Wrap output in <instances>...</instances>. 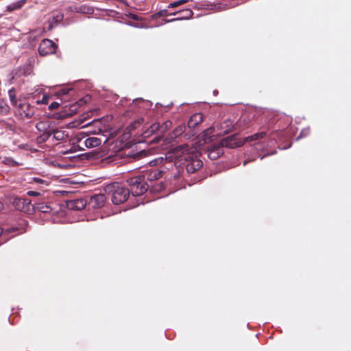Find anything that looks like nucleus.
<instances>
[{
    "label": "nucleus",
    "mask_w": 351,
    "mask_h": 351,
    "mask_svg": "<svg viewBox=\"0 0 351 351\" xmlns=\"http://www.w3.org/2000/svg\"><path fill=\"white\" fill-rule=\"evenodd\" d=\"M169 156H166V159L177 158L184 160L185 163L186 171L188 173H194L198 171L203 165V162L197 157L196 148L189 146L188 144H184L173 148L169 153Z\"/></svg>",
    "instance_id": "nucleus-1"
},
{
    "label": "nucleus",
    "mask_w": 351,
    "mask_h": 351,
    "mask_svg": "<svg viewBox=\"0 0 351 351\" xmlns=\"http://www.w3.org/2000/svg\"><path fill=\"white\" fill-rule=\"evenodd\" d=\"M105 192L111 195L114 204L119 205L125 202L129 197V189L122 186L118 183H112L105 187Z\"/></svg>",
    "instance_id": "nucleus-2"
},
{
    "label": "nucleus",
    "mask_w": 351,
    "mask_h": 351,
    "mask_svg": "<svg viewBox=\"0 0 351 351\" xmlns=\"http://www.w3.org/2000/svg\"><path fill=\"white\" fill-rule=\"evenodd\" d=\"M130 186V193L134 196H140L147 190V185L145 183L144 176H136L127 180Z\"/></svg>",
    "instance_id": "nucleus-3"
},
{
    "label": "nucleus",
    "mask_w": 351,
    "mask_h": 351,
    "mask_svg": "<svg viewBox=\"0 0 351 351\" xmlns=\"http://www.w3.org/2000/svg\"><path fill=\"white\" fill-rule=\"evenodd\" d=\"M56 45L49 39H44L38 47V53L41 56H46L56 52Z\"/></svg>",
    "instance_id": "nucleus-4"
},
{
    "label": "nucleus",
    "mask_w": 351,
    "mask_h": 351,
    "mask_svg": "<svg viewBox=\"0 0 351 351\" xmlns=\"http://www.w3.org/2000/svg\"><path fill=\"white\" fill-rule=\"evenodd\" d=\"M12 204L16 210L24 213H29L34 209V206L27 198L15 197L13 199Z\"/></svg>",
    "instance_id": "nucleus-5"
},
{
    "label": "nucleus",
    "mask_w": 351,
    "mask_h": 351,
    "mask_svg": "<svg viewBox=\"0 0 351 351\" xmlns=\"http://www.w3.org/2000/svg\"><path fill=\"white\" fill-rule=\"evenodd\" d=\"M16 109L21 119H30L35 113L34 107L25 102H20Z\"/></svg>",
    "instance_id": "nucleus-6"
},
{
    "label": "nucleus",
    "mask_w": 351,
    "mask_h": 351,
    "mask_svg": "<svg viewBox=\"0 0 351 351\" xmlns=\"http://www.w3.org/2000/svg\"><path fill=\"white\" fill-rule=\"evenodd\" d=\"M237 135L234 134L232 136H229L226 138H222L219 143L222 147H228V148H234L237 147H241L243 145V142L238 141Z\"/></svg>",
    "instance_id": "nucleus-7"
},
{
    "label": "nucleus",
    "mask_w": 351,
    "mask_h": 351,
    "mask_svg": "<svg viewBox=\"0 0 351 351\" xmlns=\"http://www.w3.org/2000/svg\"><path fill=\"white\" fill-rule=\"evenodd\" d=\"M172 125V122L169 120L165 121L162 124L160 125L158 123H154L145 133H153L156 131H158L160 134L165 132Z\"/></svg>",
    "instance_id": "nucleus-8"
},
{
    "label": "nucleus",
    "mask_w": 351,
    "mask_h": 351,
    "mask_svg": "<svg viewBox=\"0 0 351 351\" xmlns=\"http://www.w3.org/2000/svg\"><path fill=\"white\" fill-rule=\"evenodd\" d=\"M223 154V147L219 143L210 146L208 149V156L211 160H215L219 158Z\"/></svg>",
    "instance_id": "nucleus-9"
},
{
    "label": "nucleus",
    "mask_w": 351,
    "mask_h": 351,
    "mask_svg": "<svg viewBox=\"0 0 351 351\" xmlns=\"http://www.w3.org/2000/svg\"><path fill=\"white\" fill-rule=\"evenodd\" d=\"M86 201L84 199H75L66 202V207L69 209L80 210L85 208Z\"/></svg>",
    "instance_id": "nucleus-10"
},
{
    "label": "nucleus",
    "mask_w": 351,
    "mask_h": 351,
    "mask_svg": "<svg viewBox=\"0 0 351 351\" xmlns=\"http://www.w3.org/2000/svg\"><path fill=\"white\" fill-rule=\"evenodd\" d=\"M106 200V198L105 195L99 193L92 196L90 197V203L94 207L101 208L105 204Z\"/></svg>",
    "instance_id": "nucleus-11"
},
{
    "label": "nucleus",
    "mask_w": 351,
    "mask_h": 351,
    "mask_svg": "<svg viewBox=\"0 0 351 351\" xmlns=\"http://www.w3.org/2000/svg\"><path fill=\"white\" fill-rule=\"evenodd\" d=\"M51 135H53V138L58 141H64L69 137L68 133L62 130H53L48 134V137Z\"/></svg>",
    "instance_id": "nucleus-12"
},
{
    "label": "nucleus",
    "mask_w": 351,
    "mask_h": 351,
    "mask_svg": "<svg viewBox=\"0 0 351 351\" xmlns=\"http://www.w3.org/2000/svg\"><path fill=\"white\" fill-rule=\"evenodd\" d=\"M203 121V115L201 113L194 114L188 122L189 128H193Z\"/></svg>",
    "instance_id": "nucleus-13"
},
{
    "label": "nucleus",
    "mask_w": 351,
    "mask_h": 351,
    "mask_svg": "<svg viewBox=\"0 0 351 351\" xmlns=\"http://www.w3.org/2000/svg\"><path fill=\"white\" fill-rule=\"evenodd\" d=\"M101 141L97 137H89L84 141V145L87 148H93L101 145Z\"/></svg>",
    "instance_id": "nucleus-14"
},
{
    "label": "nucleus",
    "mask_w": 351,
    "mask_h": 351,
    "mask_svg": "<svg viewBox=\"0 0 351 351\" xmlns=\"http://www.w3.org/2000/svg\"><path fill=\"white\" fill-rule=\"evenodd\" d=\"M27 2V0H19L12 3L6 7V10L11 12L16 10L21 9Z\"/></svg>",
    "instance_id": "nucleus-15"
},
{
    "label": "nucleus",
    "mask_w": 351,
    "mask_h": 351,
    "mask_svg": "<svg viewBox=\"0 0 351 351\" xmlns=\"http://www.w3.org/2000/svg\"><path fill=\"white\" fill-rule=\"evenodd\" d=\"M8 96L12 105L15 108L18 106L20 102L22 101L21 99L16 98V90L14 88H12L9 90Z\"/></svg>",
    "instance_id": "nucleus-16"
},
{
    "label": "nucleus",
    "mask_w": 351,
    "mask_h": 351,
    "mask_svg": "<svg viewBox=\"0 0 351 351\" xmlns=\"http://www.w3.org/2000/svg\"><path fill=\"white\" fill-rule=\"evenodd\" d=\"M34 207L38 211L44 213H49L52 210L51 206L44 202L36 203Z\"/></svg>",
    "instance_id": "nucleus-17"
},
{
    "label": "nucleus",
    "mask_w": 351,
    "mask_h": 351,
    "mask_svg": "<svg viewBox=\"0 0 351 351\" xmlns=\"http://www.w3.org/2000/svg\"><path fill=\"white\" fill-rule=\"evenodd\" d=\"M163 171L162 170L155 169L147 173V179L149 181H154L162 177Z\"/></svg>",
    "instance_id": "nucleus-18"
},
{
    "label": "nucleus",
    "mask_w": 351,
    "mask_h": 351,
    "mask_svg": "<svg viewBox=\"0 0 351 351\" xmlns=\"http://www.w3.org/2000/svg\"><path fill=\"white\" fill-rule=\"evenodd\" d=\"M185 129L186 127L184 124L178 125L177 128L174 129L173 132L170 134V138L173 140L180 136L184 132Z\"/></svg>",
    "instance_id": "nucleus-19"
},
{
    "label": "nucleus",
    "mask_w": 351,
    "mask_h": 351,
    "mask_svg": "<svg viewBox=\"0 0 351 351\" xmlns=\"http://www.w3.org/2000/svg\"><path fill=\"white\" fill-rule=\"evenodd\" d=\"M233 128H234L233 121L230 119H227V120L224 121L221 124V129L224 130H223L224 133L230 132V131H232Z\"/></svg>",
    "instance_id": "nucleus-20"
},
{
    "label": "nucleus",
    "mask_w": 351,
    "mask_h": 351,
    "mask_svg": "<svg viewBox=\"0 0 351 351\" xmlns=\"http://www.w3.org/2000/svg\"><path fill=\"white\" fill-rule=\"evenodd\" d=\"M266 133L265 132H258L256 134H254L253 135L249 136L245 138V141H256L260 138H263L264 136H265Z\"/></svg>",
    "instance_id": "nucleus-21"
},
{
    "label": "nucleus",
    "mask_w": 351,
    "mask_h": 351,
    "mask_svg": "<svg viewBox=\"0 0 351 351\" xmlns=\"http://www.w3.org/2000/svg\"><path fill=\"white\" fill-rule=\"evenodd\" d=\"M0 110L1 113L6 114L10 112V107L5 101H0Z\"/></svg>",
    "instance_id": "nucleus-22"
},
{
    "label": "nucleus",
    "mask_w": 351,
    "mask_h": 351,
    "mask_svg": "<svg viewBox=\"0 0 351 351\" xmlns=\"http://www.w3.org/2000/svg\"><path fill=\"white\" fill-rule=\"evenodd\" d=\"M189 0H179L169 4V8H176L180 5L184 4L188 2Z\"/></svg>",
    "instance_id": "nucleus-23"
},
{
    "label": "nucleus",
    "mask_w": 351,
    "mask_h": 351,
    "mask_svg": "<svg viewBox=\"0 0 351 351\" xmlns=\"http://www.w3.org/2000/svg\"><path fill=\"white\" fill-rule=\"evenodd\" d=\"M162 161H163V158L159 157V158H157L150 161L149 163L152 166H155V165H157L159 163L162 162Z\"/></svg>",
    "instance_id": "nucleus-24"
},
{
    "label": "nucleus",
    "mask_w": 351,
    "mask_h": 351,
    "mask_svg": "<svg viewBox=\"0 0 351 351\" xmlns=\"http://www.w3.org/2000/svg\"><path fill=\"white\" fill-rule=\"evenodd\" d=\"M32 182H35V183H38V184H44V183L47 182L44 180L39 178H33Z\"/></svg>",
    "instance_id": "nucleus-25"
},
{
    "label": "nucleus",
    "mask_w": 351,
    "mask_h": 351,
    "mask_svg": "<svg viewBox=\"0 0 351 351\" xmlns=\"http://www.w3.org/2000/svg\"><path fill=\"white\" fill-rule=\"evenodd\" d=\"M27 194L29 196H34V197L39 196L40 195V193L39 192L34 191H29L27 192Z\"/></svg>",
    "instance_id": "nucleus-26"
},
{
    "label": "nucleus",
    "mask_w": 351,
    "mask_h": 351,
    "mask_svg": "<svg viewBox=\"0 0 351 351\" xmlns=\"http://www.w3.org/2000/svg\"><path fill=\"white\" fill-rule=\"evenodd\" d=\"M59 106H60V105H59V104H58V102H53V103H51V104L49 105V109H51V110H53V109L57 108Z\"/></svg>",
    "instance_id": "nucleus-27"
},
{
    "label": "nucleus",
    "mask_w": 351,
    "mask_h": 351,
    "mask_svg": "<svg viewBox=\"0 0 351 351\" xmlns=\"http://www.w3.org/2000/svg\"><path fill=\"white\" fill-rule=\"evenodd\" d=\"M308 133H309V129L308 128L304 129L301 132L298 138H301L302 136H306Z\"/></svg>",
    "instance_id": "nucleus-28"
},
{
    "label": "nucleus",
    "mask_w": 351,
    "mask_h": 351,
    "mask_svg": "<svg viewBox=\"0 0 351 351\" xmlns=\"http://www.w3.org/2000/svg\"><path fill=\"white\" fill-rule=\"evenodd\" d=\"M68 92H69V90H64H64H62V93H63V94H67V93H68Z\"/></svg>",
    "instance_id": "nucleus-29"
},
{
    "label": "nucleus",
    "mask_w": 351,
    "mask_h": 351,
    "mask_svg": "<svg viewBox=\"0 0 351 351\" xmlns=\"http://www.w3.org/2000/svg\"><path fill=\"white\" fill-rule=\"evenodd\" d=\"M3 208V204L2 203L0 202V210Z\"/></svg>",
    "instance_id": "nucleus-30"
},
{
    "label": "nucleus",
    "mask_w": 351,
    "mask_h": 351,
    "mask_svg": "<svg viewBox=\"0 0 351 351\" xmlns=\"http://www.w3.org/2000/svg\"><path fill=\"white\" fill-rule=\"evenodd\" d=\"M2 232H3L2 228H0V236L2 234Z\"/></svg>",
    "instance_id": "nucleus-31"
}]
</instances>
